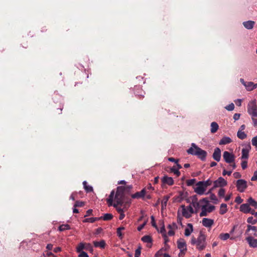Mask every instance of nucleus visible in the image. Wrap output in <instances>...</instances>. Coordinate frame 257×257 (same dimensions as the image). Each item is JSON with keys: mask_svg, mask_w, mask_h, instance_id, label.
Returning <instances> with one entry per match:
<instances>
[{"mask_svg": "<svg viewBox=\"0 0 257 257\" xmlns=\"http://www.w3.org/2000/svg\"><path fill=\"white\" fill-rule=\"evenodd\" d=\"M252 145L257 148V136L252 138L251 140Z\"/></svg>", "mask_w": 257, "mask_h": 257, "instance_id": "nucleus-49", "label": "nucleus"}, {"mask_svg": "<svg viewBox=\"0 0 257 257\" xmlns=\"http://www.w3.org/2000/svg\"><path fill=\"white\" fill-rule=\"evenodd\" d=\"M242 100L240 99H237L235 100V102L236 105L240 106L241 105Z\"/></svg>", "mask_w": 257, "mask_h": 257, "instance_id": "nucleus-62", "label": "nucleus"}, {"mask_svg": "<svg viewBox=\"0 0 257 257\" xmlns=\"http://www.w3.org/2000/svg\"><path fill=\"white\" fill-rule=\"evenodd\" d=\"M223 158L227 163H232L234 162V155L227 151L224 152L223 154Z\"/></svg>", "mask_w": 257, "mask_h": 257, "instance_id": "nucleus-11", "label": "nucleus"}, {"mask_svg": "<svg viewBox=\"0 0 257 257\" xmlns=\"http://www.w3.org/2000/svg\"><path fill=\"white\" fill-rule=\"evenodd\" d=\"M162 182L165 183L169 185H172L174 184V180L173 178L171 177H168V176H164L162 178Z\"/></svg>", "mask_w": 257, "mask_h": 257, "instance_id": "nucleus-22", "label": "nucleus"}, {"mask_svg": "<svg viewBox=\"0 0 257 257\" xmlns=\"http://www.w3.org/2000/svg\"><path fill=\"white\" fill-rule=\"evenodd\" d=\"M244 86L248 91H251L257 87V84H254L252 82H247Z\"/></svg>", "mask_w": 257, "mask_h": 257, "instance_id": "nucleus-20", "label": "nucleus"}, {"mask_svg": "<svg viewBox=\"0 0 257 257\" xmlns=\"http://www.w3.org/2000/svg\"><path fill=\"white\" fill-rule=\"evenodd\" d=\"M200 202H204L206 204L205 205H208L209 203V201L207 198H204L200 200Z\"/></svg>", "mask_w": 257, "mask_h": 257, "instance_id": "nucleus-58", "label": "nucleus"}, {"mask_svg": "<svg viewBox=\"0 0 257 257\" xmlns=\"http://www.w3.org/2000/svg\"><path fill=\"white\" fill-rule=\"evenodd\" d=\"M101 217V219H102L104 220H110L112 218L113 215L110 213H106L104 214L103 216Z\"/></svg>", "mask_w": 257, "mask_h": 257, "instance_id": "nucleus-39", "label": "nucleus"}, {"mask_svg": "<svg viewBox=\"0 0 257 257\" xmlns=\"http://www.w3.org/2000/svg\"><path fill=\"white\" fill-rule=\"evenodd\" d=\"M240 116V114L239 113H235L233 115V119L234 120H237L239 119Z\"/></svg>", "mask_w": 257, "mask_h": 257, "instance_id": "nucleus-59", "label": "nucleus"}, {"mask_svg": "<svg viewBox=\"0 0 257 257\" xmlns=\"http://www.w3.org/2000/svg\"><path fill=\"white\" fill-rule=\"evenodd\" d=\"M225 191L223 188H220L218 191V195L219 197H223L224 196Z\"/></svg>", "mask_w": 257, "mask_h": 257, "instance_id": "nucleus-48", "label": "nucleus"}, {"mask_svg": "<svg viewBox=\"0 0 257 257\" xmlns=\"http://www.w3.org/2000/svg\"><path fill=\"white\" fill-rule=\"evenodd\" d=\"M233 176L235 178H239L241 177V174L238 172H235L233 174Z\"/></svg>", "mask_w": 257, "mask_h": 257, "instance_id": "nucleus-61", "label": "nucleus"}, {"mask_svg": "<svg viewBox=\"0 0 257 257\" xmlns=\"http://www.w3.org/2000/svg\"><path fill=\"white\" fill-rule=\"evenodd\" d=\"M247 222L249 223L254 224L257 222V220L253 219V217H249L247 218Z\"/></svg>", "mask_w": 257, "mask_h": 257, "instance_id": "nucleus-46", "label": "nucleus"}, {"mask_svg": "<svg viewBox=\"0 0 257 257\" xmlns=\"http://www.w3.org/2000/svg\"><path fill=\"white\" fill-rule=\"evenodd\" d=\"M196 187L194 188V191L198 195H202L205 193L206 188L204 186L201 181H199L196 184Z\"/></svg>", "mask_w": 257, "mask_h": 257, "instance_id": "nucleus-9", "label": "nucleus"}, {"mask_svg": "<svg viewBox=\"0 0 257 257\" xmlns=\"http://www.w3.org/2000/svg\"><path fill=\"white\" fill-rule=\"evenodd\" d=\"M219 238L222 240H226L229 238H230V239H234L235 237L233 236H231L230 237V234L228 233H221L219 235Z\"/></svg>", "mask_w": 257, "mask_h": 257, "instance_id": "nucleus-25", "label": "nucleus"}, {"mask_svg": "<svg viewBox=\"0 0 257 257\" xmlns=\"http://www.w3.org/2000/svg\"><path fill=\"white\" fill-rule=\"evenodd\" d=\"M171 171L172 172L176 174L177 176H179L180 175V172H179V170L177 168H176L175 166L173 167L171 169Z\"/></svg>", "mask_w": 257, "mask_h": 257, "instance_id": "nucleus-40", "label": "nucleus"}, {"mask_svg": "<svg viewBox=\"0 0 257 257\" xmlns=\"http://www.w3.org/2000/svg\"><path fill=\"white\" fill-rule=\"evenodd\" d=\"M141 254V247L137 248L135 251V257H140Z\"/></svg>", "mask_w": 257, "mask_h": 257, "instance_id": "nucleus-53", "label": "nucleus"}, {"mask_svg": "<svg viewBox=\"0 0 257 257\" xmlns=\"http://www.w3.org/2000/svg\"><path fill=\"white\" fill-rule=\"evenodd\" d=\"M83 185L85 191L87 192H90L93 191V188L92 186L87 185L86 181H84L83 182Z\"/></svg>", "mask_w": 257, "mask_h": 257, "instance_id": "nucleus-33", "label": "nucleus"}, {"mask_svg": "<svg viewBox=\"0 0 257 257\" xmlns=\"http://www.w3.org/2000/svg\"><path fill=\"white\" fill-rule=\"evenodd\" d=\"M247 112L251 116L257 117V105L255 100L250 101L247 105Z\"/></svg>", "mask_w": 257, "mask_h": 257, "instance_id": "nucleus-4", "label": "nucleus"}, {"mask_svg": "<svg viewBox=\"0 0 257 257\" xmlns=\"http://www.w3.org/2000/svg\"><path fill=\"white\" fill-rule=\"evenodd\" d=\"M251 181H256L257 180V171L254 172L253 176L251 178Z\"/></svg>", "mask_w": 257, "mask_h": 257, "instance_id": "nucleus-56", "label": "nucleus"}, {"mask_svg": "<svg viewBox=\"0 0 257 257\" xmlns=\"http://www.w3.org/2000/svg\"><path fill=\"white\" fill-rule=\"evenodd\" d=\"M247 204H249V206L251 205L255 208H257V202L255 200H254L252 197H249L247 199Z\"/></svg>", "mask_w": 257, "mask_h": 257, "instance_id": "nucleus-31", "label": "nucleus"}, {"mask_svg": "<svg viewBox=\"0 0 257 257\" xmlns=\"http://www.w3.org/2000/svg\"><path fill=\"white\" fill-rule=\"evenodd\" d=\"M251 150V146L250 144H245L243 146L241 150V157L242 160H247L249 156V152Z\"/></svg>", "mask_w": 257, "mask_h": 257, "instance_id": "nucleus-8", "label": "nucleus"}, {"mask_svg": "<svg viewBox=\"0 0 257 257\" xmlns=\"http://www.w3.org/2000/svg\"><path fill=\"white\" fill-rule=\"evenodd\" d=\"M210 126H211L210 132L211 133H213V134L216 133L219 128V126L216 122H211Z\"/></svg>", "mask_w": 257, "mask_h": 257, "instance_id": "nucleus-27", "label": "nucleus"}, {"mask_svg": "<svg viewBox=\"0 0 257 257\" xmlns=\"http://www.w3.org/2000/svg\"><path fill=\"white\" fill-rule=\"evenodd\" d=\"M92 211H93L92 209H88V210L86 211V215H84V217H87V216H88L92 214Z\"/></svg>", "mask_w": 257, "mask_h": 257, "instance_id": "nucleus-60", "label": "nucleus"}, {"mask_svg": "<svg viewBox=\"0 0 257 257\" xmlns=\"http://www.w3.org/2000/svg\"><path fill=\"white\" fill-rule=\"evenodd\" d=\"M93 244L95 247H99L101 248H103L105 246V242L104 240H102L100 241H94Z\"/></svg>", "mask_w": 257, "mask_h": 257, "instance_id": "nucleus-28", "label": "nucleus"}, {"mask_svg": "<svg viewBox=\"0 0 257 257\" xmlns=\"http://www.w3.org/2000/svg\"><path fill=\"white\" fill-rule=\"evenodd\" d=\"M196 182V180L195 179H192L187 180L186 184L188 186H192Z\"/></svg>", "mask_w": 257, "mask_h": 257, "instance_id": "nucleus-43", "label": "nucleus"}, {"mask_svg": "<svg viewBox=\"0 0 257 257\" xmlns=\"http://www.w3.org/2000/svg\"><path fill=\"white\" fill-rule=\"evenodd\" d=\"M241 168L242 169H245L247 167V160H243L241 163Z\"/></svg>", "mask_w": 257, "mask_h": 257, "instance_id": "nucleus-45", "label": "nucleus"}, {"mask_svg": "<svg viewBox=\"0 0 257 257\" xmlns=\"http://www.w3.org/2000/svg\"><path fill=\"white\" fill-rule=\"evenodd\" d=\"M193 231V225L191 223L187 224V227L185 229V235L189 236Z\"/></svg>", "mask_w": 257, "mask_h": 257, "instance_id": "nucleus-21", "label": "nucleus"}, {"mask_svg": "<svg viewBox=\"0 0 257 257\" xmlns=\"http://www.w3.org/2000/svg\"><path fill=\"white\" fill-rule=\"evenodd\" d=\"M191 243L192 245H195L198 250H203L207 245L205 235L202 231H200L197 238L194 236L192 237Z\"/></svg>", "mask_w": 257, "mask_h": 257, "instance_id": "nucleus-1", "label": "nucleus"}, {"mask_svg": "<svg viewBox=\"0 0 257 257\" xmlns=\"http://www.w3.org/2000/svg\"><path fill=\"white\" fill-rule=\"evenodd\" d=\"M146 194L145 189H143L140 192H137L136 193L132 195L133 198H144Z\"/></svg>", "mask_w": 257, "mask_h": 257, "instance_id": "nucleus-19", "label": "nucleus"}, {"mask_svg": "<svg viewBox=\"0 0 257 257\" xmlns=\"http://www.w3.org/2000/svg\"><path fill=\"white\" fill-rule=\"evenodd\" d=\"M251 230H252V231L254 232L253 235L256 236H257V234H256V233L257 232V228H256V227L254 226H251V225H247V228L246 230L245 234H247V235H249L248 233Z\"/></svg>", "mask_w": 257, "mask_h": 257, "instance_id": "nucleus-24", "label": "nucleus"}, {"mask_svg": "<svg viewBox=\"0 0 257 257\" xmlns=\"http://www.w3.org/2000/svg\"><path fill=\"white\" fill-rule=\"evenodd\" d=\"M237 136L238 138L241 140L244 139L247 137L246 134L243 131H238L237 132Z\"/></svg>", "mask_w": 257, "mask_h": 257, "instance_id": "nucleus-35", "label": "nucleus"}, {"mask_svg": "<svg viewBox=\"0 0 257 257\" xmlns=\"http://www.w3.org/2000/svg\"><path fill=\"white\" fill-rule=\"evenodd\" d=\"M213 189V188L210 189L207 194H210V199L214 203L216 204L218 202V199L214 194L211 193V191H212Z\"/></svg>", "mask_w": 257, "mask_h": 257, "instance_id": "nucleus-30", "label": "nucleus"}, {"mask_svg": "<svg viewBox=\"0 0 257 257\" xmlns=\"http://www.w3.org/2000/svg\"><path fill=\"white\" fill-rule=\"evenodd\" d=\"M85 248V243L83 242L80 243L76 248L77 252L83 251V249Z\"/></svg>", "mask_w": 257, "mask_h": 257, "instance_id": "nucleus-37", "label": "nucleus"}, {"mask_svg": "<svg viewBox=\"0 0 257 257\" xmlns=\"http://www.w3.org/2000/svg\"><path fill=\"white\" fill-rule=\"evenodd\" d=\"M162 249L159 250L156 254L155 257H160V256L162 254Z\"/></svg>", "mask_w": 257, "mask_h": 257, "instance_id": "nucleus-64", "label": "nucleus"}, {"mask_svg": "<svg viewBox=\"0 0 257 257\" xmlns=\"http://www.w3.org/2000/svg\"><path fill=\"white\" fill-rule=\"evenodd\" d=\"M182 208V214L183 216H184L186 218H189L191 217L192 213L191 212H189L190 211L186 208V207L184 205H182L181 206Z\"/></svg>", "mask_w": 257, "mask_h": 257, "instance_id": "nucleus-17", "label": "nucleus"}, {"mask_svg": "<svg viewBox=\"0 0 257 257\" xmlns=\"http://www.w3.org/2000/svg\"><path fill=\"white\" fill-rule=\"evenodd\" d=\"M237 189L240 192H243L247 188V182L243 179H239L236 181Z\"/></svg>", "mask_w": 257, "mask_h": 257, "instance_id": "nucleus-10", "label": "nucleus"}, {"mask_svg": "<svg viewBox=\"0 0 257 257\" xmlns=\"http://www.w3.org/2000/svg\"><path fill=\"white\" fill-rule=\"evenodd\" d=\"M84 205V202L82 201H77L74 205V207H82Z\"/></svg>", "mask_w": 257, "mask_h": 257, "instance_id": "nucleus-41", "label": "nucleus"}, {"mask_svg": "<svg viewBox=\"0 0 257 257\" xmlns=\"http://www.w3.org/2000/svg\"><path fill=\"white\" fill-rule=\"evenodd\" d=\"M251 120L252 121L253 126L257 128V117L256 116H251Z\"/></svg>", "mask_w": 257, "mask_h": 257, "instance_id": "nucleus-51", "label": "nucleus"}, {"mask_svg": "<svg viewBox=\"0 0 257 257\" xmlns=\"http://www.w3.org/2000/svg\"><path fill=\"white\" fill-rule=\"evenodd\" d=\"M203 183L204 186H205L206 188L208 186H210L212 184V181L210 179H208L205 181H201Z\"/></svg>", "mask_w": 257, "mask_h": 257, "instance_id": "nucleus-44", "label": "nucleus"}, {"mask_svg": "<svg viewBox=\"0 0 257 257\" xmlns=\"http://www.w3.org/2000/svg\"><path fill=\"white\" fill-rule=\"evenodd\" d=\"M178 248L180 249V252L179 254V256L185 254L186 250V243L185 240L183 238H180L177 242Z\"/></svg>", "mask_w": 257, "mask_h": 257, "instance_id": "nucleus-6", "label": "nucleus"}, {"mask_svg": "<svg viewBox=\"0 0 257 257\" xmlns=\"http://www.w3.org/2000/svg\"><path fill=\"white\" fill-rule=\"evenodd\" d=\"M235 202L237 204H240L243 202V200L239 196H238L236 197L235 199Z\"/></svg>", "mask_w": 257, "mask_h": 257, "instance_id": "nucleus-54", "label": "nucleus"}, {"mask_svg": "<svg viewBox=\"0 0 257 257\" xmlns=\"http://www.w3.org/2000/svg\"><path fill=\"white\" fill-rule=\"evenodd\" d=\"M213 158L216 161L219 162L221 159V151L219 148L215 149L213 154Z\"/></svg>", "mask_w": 257, "mask_h": 257, "instance_id": "nucleus-16", "label": "nucleus"}, {"mask_svg": "<svg viewBox=\"0 0 257 257\" xmlns=\"http://www.w3.org/2000/svg\"><path fill=\"white\" fill-rule=\"evenodd\" d=\"M202 225L206 227H210L214 223L213 219L204 218L202 221Z\"/></svg>", "mask_w": 257, "mask_h": 257, "instance_id": "nucleus-15", "label": "nucleus"}, {"mask_svg": "<svg viewBox=\"0 0 257 257\" xmlns=\"http://www.w3.org/2000/svg\"><path fill=\"white\" fill-rule=\"evenodd\" d=\"M70 229V226L69 224H62L59 226V230L60 231H63L65 230H69Z\"/></svg>", "mask_w": 257, "mask_h": 257, "instance_id": "nucleus-36", "label": "nucleus"}, {"mask_svg": "<svg viewBox=\"0 0 257 257\" xmlns=\"http://www.w3.org/2000/svg\"><path fill=\"white\" fill-rule=\"evenodd\" d=\"M126 189V187L124 186H118L117 187L115 196L114 195H113V202L114 201V203L120 205L123 204L124 197V191Z\"/></svg>", "mask_w": 257, "mask_h": 257, "instance_id": "nucleus-3", "label": "nucleus"}, {"mask_svg": "<svg viewBox=\"0 0 257 257\" xmlns=\"http://www.w3.org/2000/svg\"><path fill=\"white\" fill-rule=\"evenodd\" d=\"M80 253L78 255L79 257H89L87 253L84 251L79 252Z\"/></svg>", "mask_w": 257, "mask_h": 257, "instance_id": "nucleus-55", "label": "nucleus"}, {"mask_svg": "<svg viewBox=\"0 0 257 257\" xmlns=\"http://www.w3.org/2000/svg\"><path fill=\"white\" fill-rule=\"evenodd\" d=\"M102 217H91L88 218H86L84 220H83V222H90V223H93L96 221H98L100 219H101Z\"/></svg>", "mask_w": 257, "mask_h": 257, "instance_id": "nucleus-29", "label": "nucleus"}, {"mask_svg": "<svg viewBox=\"0 0 257 257\" xmlns=\"http://www.w3.org/2000/svg\"><path fill=\"white\" fill-rule=\"evenodd\" d=\"M227 211V205L222 203L220 205L219 213L220 214H224Z\"/></svg>", "mask_w": 257, "mask_h": 257, "instance_id": "nucleus-32", "label": "nucleus"}, {"mask_svg": "<svg viewBox=\"0 0 257 257\" xmlns=\"http://www.w3.org/2000/svg\"><path fill=\"white\" fill-rule=\"evenodd\" d=\"M158 231H159L160 233H161L163 234L164 238L167 237V234L166 233L165 225H164V224L163 222L162 223V226L161 227L160 230L158 229Z\"/></svg>", "mask_w": 257, "mask_h": 257, "instance_id": "nucleus-38", "label": "nucleus"}, {"mask_svg": "<svg viewBox=\"0 0 257 257\" xmlns=\"http://www.w3.org/2000/svg\"><path fill=\"white\" fill-rule=\"evenodd\" d=\"M191 205L193 208H194L195 209L194 210H195V213H197L200 208V204L196 196L192 197Z\"/></svg>", "mask_w": 257, "mask_h": 257, "instance_id": "nucleus-14", "label": "nucleus"}, {"mask_svg": "<svg viewBox=\"0 0 257 257\" xmlns=\"http://www.w3.org/2000/svg\"><path fill=\"white\" fill-rule=\"evenodd\" d=\"M168 227L170 229H174V230L177 229L178 228V226H177L176 223L175 222L172 223L171 224H169L168 225Z\"/></svg>", "mask_w": 257, "mask_h": 257, "instance_id": "nucleus-50", "label": "nucleus"}, {"mask_svg": "<svg viewBox=\"0 0 257 257\" xmlns=\"http://www.w3.org/2000/svg\"><path fill=\"white\" fill-rule=\"evenodd\" d=\"M225 109L228 111H232L234 108V105L233 103L229 104V105L225 106Z\"/></svg>", "mask_w": 257, "mask_h": 257, "instance_id": "nucleus-42", "label": "nucleus"}, {"mask_svg": "<svg viewBox=\"0 0 257 257\" xmlns=\"http://www.w3.org/2000/svg\"><path fill=\"white\" fill-rule=\"evenodd\" d=\"M231 173H232L231 171H227L225 170H224L223 172H222V174H223V176H225L226 175H227L229 176V175H231Z\"/></svg>", "mask_w": 257, "mask_h": 257, "instance_id": "nucleus-57", "label": "nucleus"}, {"mask_svg": "<svg viewBox=\"0 0 257 257\" xmlns=\"http://www.w3.org/2000/svg\"><path fill=\"white\" fill-rule=\"evenodd\" d=\"M186 208H187L188 210V211H190L189 212H191L192 214H193L194 213H195V210L193 208L191 204L189 206L186 207Z\"/></svg>", "mask_w": 257, "mask_h": 257, "instance_id": "nucleus-52", "label": "nucleus"}, {"mask_svg": "<svg viewBox=\"0 0 257 257\" xmlns=\"http://www.w3.org/2000/svg\"><path fill=\"white\" fill-rule=\"evenodd\" d=\"M142 240L146 243H151L152 242V237L149 235H145L142 237Z\"/></svg>", "mask_w": 257, "mask_h": 257, "instance_id": "nucleus-34", "label": "nucleus"}, {"mask_svg": "<svg viewBox=\"0 0 257 257\" xmlns=\"http://www.w3.org/2000/svg\"><path fill=\"white\" fill-rule=\"evenodd\" d=\"M240 211L241 212L247 213L251 211V208L247 203L242 204L240 206Z\"/></svg>", "mask_w": 257, "mask_h": 257, "instance_id": "nucleus-18", "label": "nucleus"}, {"mask_svg": "<svg viewBox=\"0 0 257 257\" xmlns=\"http://www.w3.org/2000/svg\"><path fill=\"white\" fill-rule=\"evenodd\" d=\"M232 142L231 138L228 137H223L219 141L220 145H226Z\"/></svg>", "mask_w": 257, "mask_h": 257, "instance_id": "nucleus-23", "label": "nucleus"}, {"mask_svg": "<svg viewBox=\"0 0 257 257\" xmlns=\"http://www.w3.org/2000/svg\"><path fill=\"white\" fill-rule=\"evenodd\" d=\"M188 154L196 156L202 161L205 160L207 152L199 148L195 144L192 143L191 147L187 151Z\"/></svg>", "mask_w": 257, "mask_h": 257, "instance_id": "nucleus-2", "label": "nucleus"}, {"mask_svg": "<svg viewBox=\"0 0 257 257\" xmlns=\"http://www.w3.org/2000/svg\"><path fill=\"white\" fill-rule=\"evenodd\" d=\"M151 223L153 226H154L156 229L158 230V228L155 222V217L154 216H151Z\"/></svg>", "mask_w": 257, "mask_h": 257, "instance_id": "nucleus-47", "label": "nucleus"}, {"mask_svg": "<svg viewBox=\"0 0 257 257\" xmlns=\"http://www.w3.org/2000/svg\"><path fill=\"white\" fill-rule=\"evenodd\" d=\"M243 25L244 27L247 29H252L254 25V22L252 21H248L246 22H244L243 23Z\"/></svg>", "mask_w": 257, "mask_h": 257, "instance_id": "nucleus-26", "label": "nucleus"}, {"mask_svg": "<svg viewBox=\"0 0 257 257\" xmlns=\"http://www.w3.org/2000/svg\"><path fill=\"white\" fill-rule=\"evenodd\" d=\"M215 209V206L212 205H203L201 206V212L200 213L201 217L206 216L208 213L212 212Z\"/></svg>", "mask_w": 257, "mask_h": 257, "instance_id": "nucleus-7", "label": "nucleus"}, {"mask_svg": "<svg viewBox=\"0 0 257 257\" xmlns=\"http://www.w3.org/2000/svg\"><path fill=\"white\" fill-rule=\"evenodd\" d=\"M214 186L213 188L217 187H222L227 185V181L222 177H219L217 180H215L214 183Z\"/></svg>", "mask_w": 257, "mask_h": 257, "instance_id": "nucleus-12", "label": "nucleus"}, {"mask_svg": "<svg viewBox=\"0 0 257 257\" xmlns=\"http://www.w3.org/2000/svg\"><path fill=\"white\" fill-rule=\"evenodd\" d=\"M182 218L179 215H178L177 217V223L179 224L181 226H182Z\"/></svg>", "mask_w": 257, "mask_h": 257, "instance_id": "nucleus-63", "label": "nucleus"}, {"mask_svg": "<svg viewBox=\"0 0 257 257\" xmlns=\"http://www.w3.org/2000/svg\"><path fill=\"white\" fill-rule=\"evenodd\" d=\"M115 194V192L114 190H112L109 196V197L106 199L107 202L108 203V205L109 206H113L114 207H115L117 210V211L119 213H122L123 212V209L119 207H118L117 206L119 204H117L115 203H113V195Z\"/></svg>", "mask_w": 257, "mask_h": 257, "instance_id": "nucleus-5", "label": "nucleus"}, {"mask_svg": "<svg viewBox=\"0 0 257 257\" xmlns=\"http://www.w3.org/2000/svg\"><path fill=\"white\" fill-rule=\"evenodd\" d=\"M246 240L250 247L257 248V239L252 237L251 234L246 238Z\"/></svg>", "mask_w": 257, "mask_h": 257, "instance_id": "nucleus-13", "label": "nucleus"}]
</instances>
